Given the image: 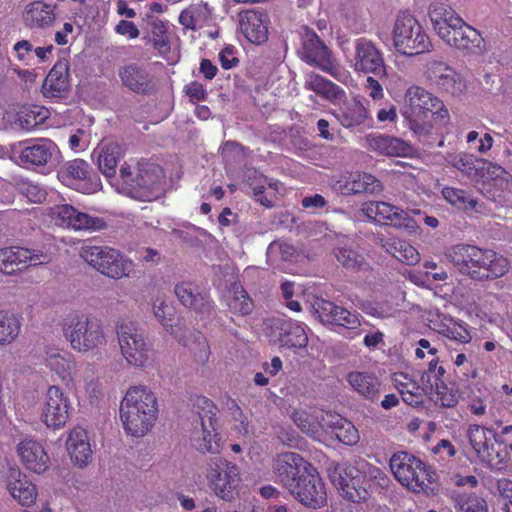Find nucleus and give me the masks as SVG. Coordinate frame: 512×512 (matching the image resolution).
Masks as SVG:
<instances>
[{
  "label": "nucleus",
  "mask_w": 512,
  "mask_h": 512,
  "mask_svg": "<svg viewBox=\"0 0 512 512\" xmlns=\"http://www.w3.org/2000/svg\"><path fill=\"white\" fill-rule=\"evenodd\" d=\"M350 65L356 73L386 76V64L382 51L370 40L361 38L354 44Z\"/></svg>",
  "instance_id": "16"
},
{
  "label": "nucleus",
  "mask_w": 512,
  "mask_h": 512,
  "mask_svg": "<svg viewBox=\"0 0 512 512\" xmlns=\"http://www.w3.org/2000/svg\"><path fill=\"white\" fill-rule=\"evenodd\" d=\"M445 257L457 269L472 277L489 280L501 278L509 273L511 261L508 257L492 249H482L474 245L458 244L445 251Z\"/></svg>",
  "instance_id": "2"
},
{
  "label": "nucleus",
  "mask_w": 512,
  "mask_h": 512,
  "mask_svg": "<svg viewBox=\"0 0 512 512\" xmlns=\"http://www.w3.org/2000/svg\"><path fill=\"white\" fill-rule=\"evenodd\" d=\"M239 27L245 38L261 44L268 38V17L258 9H249L239 14Z\"/></svg>",
  "instance_id": "26"
},
{
  "label": "nucleus",
  "mask_w": 512,
  "mask_h": 512,
  "mask_svg": "<svg viewBox=\"0 0 512 512\" xmlns=\"http://www.w3.org/2000/svg\"><path fill=\"white\" fill-rule=\"evenodd\" d=\"M17 452L26 469L38 474L48 469L50 459L40 442L24 439L18 444Z\"/></svg>",
  "instance_id": "31"
},
{
  "label": "nucleus",
  "mask_w": 512,
  "mask_h": 512,
  "mask_svg": "<svg viewBox=\"0 0 512 512\" xmlns=\"http://www.w3.org/2000/svg\"><path fill=\"white\" fill-rule=\"evenodd\" d=\"M428 15L433 30L441 39H449V30L461 24L462 19L452 8L442 3L431 4Z\"/></svg>",
  "instance_id": "41"
},
{
  "label": "nucleus",
  "mask_w": 512,
  "mask_h": 512,
  "mask_svg": "<svg viewBox=\"0 0 512 512\" xmlns=\"http://www.w3.org/2000/svg\"><path fill=\"white\" fill-rule=\"evenodd\" d=\"M271 327L279 331L277 341L281 346L294 349H304L308 343L306 327L296 321L273 319Z\"/></svg>",
  "instance_id": "30"
},
{
  "label": "nucleus",
  "mask_w": 512,
  "mask_h": 512,
  "mask_svg": "<svg viewBox=\"0 0 512 512\" xmlns=\"http://www.w3.org/2000/svg\"><path fill=\"white\" fill-rule=\"evenodd\" d=\"M366 147L378 154L387 156H407L411 146L405 141L381 134H370L365 138Z\"/></svg>",
  "instance_id": "42"
},
{
  "label": "nucleus",
  "mask_w": 512,
  "mask_h": 512,
  "mask_svg": "<svg viewBox=\"0 0 512 512\" xmlns=\"http://www.w3.org/2000/svg\"><path fill=\"white\" fill-rule=\"evenodd\" d=\"M399 305L390 301L371 302L364 301L361 303V309L368 315L375 318H390L396 316L399 311Z\"/></svg>",
  "instance_id": "62"
},
{
  "label": "nucleus",
  "mask_w": 512,
  "mask_h": 512,
  "mask_svg": "<svg viewBox=\"0 0 512 512\" xmlns=\"http://www.w3.org/2000/svg\"><path fill=\"white\" fill-rule=\"evenodd\" d=\"M379 244L397 260L407 265L420 261V253L410 243L397 238H379Z\"/></svg>",
  "instance_id": "49"
},
{
  "label": "nucleus",
  "mask_w": 512,
  "mask_h": 512,
  "mask_svg": "<svg viewBox=\"0 0 512 512\" xmlns=\"http://www.w3.org/2000/svg\"><path fill=\"white\" fill-rule=\"evenodd\" d=\"M441 193L443 198L458 210L464 212L477 210L478 200L463 189L446 186Z\"/></svg>",
  "instance_id": "57"
},
{
  "label": "nucleus",
  "mask_w": 512,
  "mask_h": 512,
  "mask_svg": "<svg viewBox=\"0 0 512 512\" xmlns=\"http://www.w3.org/2000/svg\"><path fill=\"white\" fill-rule=\"evenodd\" d=\"M305 87L331 102L340 101L345 96L344 90L339 86L314 73L307 75Z\"/></svg>",
  "instance_id": "51"
},
{
  "label": "nucleus",
  "mask_w": 512,
  "mask_h": 512,
  "mask_svg": "<svg viewBox=\"0 0 512 512\" xmlns=\"http://www.w3.org/2000/svg\"><path fill=\"white\" fill-rule=\"evenodd\" d=\"M158 414L157 398L146 386L130 387L120 403V419L125 431L135 437L146 435Z\"/></svg>",
  "instance_id": "4"
},
{
  "label": "nucleus",
  "mask_w": 512,
  "mask_h": 512,
  "mask_svg": "<svg viewBox=\"0 0 512 512\" xmlns=\"http://www.w3.org/2000/svg\"><path fill=\"white\" fill-rule=\"evenodd\" d=\"M226 304L233 313L239 315H247L253 310L252 300L239 283L231 285L226 295Z\"/></svg>",
  "instance_id": "56"
},
{
  "label": "nucleus",
  "mask_w": 512,
  "mask_h": 512,
  "mask_svg": "<svg viewBox=\"0 0 512 512\" xmlns=\"http://www.w3.org/2000/svg\"><path fill=\"white\" fill-rule=\"evenodd\" d=\"M59 178L66 186L84 194H93L102 188L99 176L91 173L89 164L82 159L67 163Z\"/></svg>",
  "instance_id": "18"
},
{
  "label": "nucleus",
  "mask_w": 512,
  "mask_h": 512,
  "mask_svg": "<svg viewBox=\"0 0 512 512\" xmlns=\"http://www.w3.org/2000/svg\"><path fill=\"white\" fill-rule=\"evenodd\" d=\"M21 323L17 316L0 310V345L13 343L20 334Z\"/></svg>",
  "instance_id": "59"
},
{
  "label": "nucleus",
  "mask_w": 512,
  "mask_h": 512,
  "mask_svg": "<svg viewBox=\"0 0 512 512\" xmlns=\"http://www.w3.org/2000/svg\"><path fill=\"white\" fill-rule=\"evenodd\" d=\"M395 50L404 56L429 52L432 43L419 21L409 12L400 13L392 29Z\"/></svg>",
  "instance_id": "7"
},
{
  "label": "nucleus",
  "mask_w": 512,
  "mask_h": 512,
  "mask_svg": "<svg viewBox=\"0 0 512 512\" xmlns=\"http://www.w3.org/2000/svg\"><path fill=\"white\" fill-rule=\"evenodd\" d=\"M152 312L154 317L162 324L165 330L174 334L173 318L175 314L174 307L169 303L166 295H157L152 301Z\"/></svg>",
  "instance_id": "58"
},
{
  "label": "nucleus",
  "mask_w": 512,
  "mask_h": 512,
  "mask_svg": "<svg viewBox=\"0 0 512 512\" xmlns=\"http://www.w3.org/2000/svg\"><path fill=\"white\" fill-rule=\"evenodd\" d=\"M45 364L65 385L79 366L74 357L58 347H48L45 351Z\"/></svg>",
  "instance_id": "36"
},
{
  "label": "nucleus",
  "mask_w": 512,
  "mask_h": 512,
  "mask_svg": "<svg viewBox=\"0 0 512 512\" xmlns=\"http://www.w3.org/2000/svg\"><path fill=\"white\" fill-rule=\"evenodd\" d=\"M326 428L327 442L337 439L343 444L355 445L359 441V434L354 425L337 413L328 414Z\"/></svg>",
  "instance_id": "44"
},
{
  "label": "nucleus",
  "mask_w": 512,
  "mask_h": 512,
  "mask_svg": "<svg viewBox=\"0 0 512 512\" xmlns=\"http://www.w3.org/2000/svg\"><path fill=\"white\" fill-rule=\"evenodd\" d=\"M378 213V221H389L393 226L402 228L409 233L415 232L418 227L416 221L407 212L387 202H378Z\"/></svg>",
  "instance_id": "50"
},
{
  "label": "nucleus",
  "mask_w": 512,
  "mask_h": 512,
  "mask_svg": "<svg viewBox=\"0 0 512 512\" xmlns=\"http://www.w3.org/2000/svg\"><path fill=\"white\" fill-rule=\"evenodd\" d=\"M246 183L251 188L257 202L265 207H272L282 189L280 182L269 179L256 170L246 172Z\"/></svg>",
  "instance_id": "27"
},
{
  "label": "nucleus",
  "mask_w": 512,
  "mask_h": 512,
  "mask_svg": "<svg viewBox=\"0 0 512 512\" xmlns=\"http://www.w3.org/2000/svg\"><path fill=\"white\" fill-rule=\"evenodd\" d=\"M73 407L69 396L57 385L46 390L39 412V419L48 429L60 430L68 422Z\"/></svg>",
  "instance_id": "12"
},
{
  "label": "nucleus",
  "mask_w": 512,
  "mask_h": 512,
  "mask_svg": "<svg viewBox=\"0 0 512 512\" xmlns=\"http://www.w3.org/2000/svg\"><path fill=\"white\" fill-rule=\"evenodd\" d=\"M466 437L475 456L481 461H489L493 448L492 439L495 438L493 431L478 424H471L467 428Z\"/></svg>",
  "instance_id": "43"
},
{
  "label": "nucleus",
  "mask_w": 512,
  "mask_h": 512,
  "mask_svg": "<svg viewBox=\"0 0 512 512\" xmlns=\"http://www.w3.org/2000/svg\"><path fill=\"white\" fill-rule=\"evenodd\" d=\"M482 179L483 188L491 195L494 201H499L501 195L491 191L486 186H494L502 192H512V175L503 167L485 159L481 164L478 176Z\"/></svg>",
  "instance_id": "28"
},
{
  "label": "nucleus",
  "mask_w": 512,
  "mask_h": 512,
  "mask_svg": "<svg viewBox=\"0 0 512 512\" xmlns=\"http://www.w3.org/2000/svg\"><path fill=\"white\" fill-rule=\"evenodd\" d=\"M65 386L70 389L77 398H92L99 392V382L95 371L89 366H78L72 374V379Z\"/></svg>",
  "instance_id": "39"
},
{
  "label": "nucleus",
  "mask_w": 512,
  "mask_h": 512,
  "mask_svg": "<svg viewBox=\"0 0 512 512\" xmlns=\"http://www.w3.org/2000/svg\"><path fill=\"white\" fill-rule=\"evenodd\" d=\"M319 319L328 324H335L354 329L360 324L358 315L326 300H317L313 306Z\"/></svg>",
  "instance_id": "32"
},
{
  "label": "nucleus",
  "mask_w": 512,
  "mask_h": 512,
  "mask_svg": "<svg viewBox=\"0 0 512 512\" xmlns=\"http://www.w3.org/2000/svg\"><path fill=\"white\" fill-rule=\"evenodd\" d=\"M348 193H370L377 194L383 190L381 182L368 173L352 174L345 185Z\"/></svg>",
  "instance_id": "55"
},
{
  "label": "nucleus",
  "mask_w": 512,
  "mask_h": 512,
  "mask_svg": "<svg viewBox=\"0 0 512 512\" xmlns=\"http://www.w3.org/2000/svg\"><path fill=\"white\" fill-rule=\"evenodd\" d=\"M52 257L50 254L24 247H6L0 249V272L13 274L26 266L48 264Z\"/></svg>",
  "instance_id": "20"
},
{
  "label": "nucleus",
  "mask_w": 512,
  "mask_h": 512,
  "mask_svg": "<svg viewBox=\"0 0 512 512\" xmlns=\"http://www.w3.org/2000/svg\"><path fill=\"white\" fill-rule=\"evenodd\" d=\"M212 9L207 3L197 2L184 9L179 15V23L186 29L196 30L209 24Z\"/></svg>",
  "instance_id": "48"
},
{
  "label": "nucleus",
  "mask_w": 512,
  "mask_h": 512,
  "mask_svg": "<svg viewBox=\"0 0 512 512\" xmlns=\"http://www.w3.org/2000/svg\"><path fill=\"white\" fill-rule=\"evenodd\" d=\"M174 293L182 305L196 312H209L211 303L207 292L190 281H181L175 285Z\"/></svg>",
  "instance_id": "33"
},
{
  "label": "nucleus",
  "mask_w": 512,
  "mask_h": 512,
  "mask_svg": "<svg viewBox=\"0 0 512 512\" xmlns=\"http://www.w3.org/2000/svg\"><path fill=\"white\" fill-rule=\"evenodd\" d=\"M143 162L129 161L121 165L119 175L111 180V186L120 194L136 198Z\"/></svg>",
  "instance_id": "37"
},
{
  "label": "nucleus",
  "mask_w": 512,
  "mask_h": 512,
  "mask_svg": "<svg viewBox=\"0 0 512 512\" xmlns=\"http://www.w3.org/2000/svg\"><path fill=\"white\" fill-rule=\"evenodd\" d=\"M49 216L55 225L74 231H97L106 226L103 219L81 212L68 204L50 208Z\"/></svg>",
  "instance_id": "17"
},
{
  "label": "nucleus",
  "mask_w": 512,
  "mask_h": 512,
  "mask_svg": "<svg viewBox=\"0 0 512 512\" xmlns=\"http://www.w3.org/2000/svg\"><path fill=\"white\" fill-rule=\"evenodd\" d=\"M425 75L432 85L452 96H458L466 89L461 75L442 61H428Z\"/></svg>",
  "instance_id": "21"
},
{
  "label": "nucleus",
  "mask_w": 512,
  "mask_h": 512,
  "mask_svg": "<svg viewBox=\"0 0 512 512\" xmlns=\"http://www.w3.org/2000/svg\"><path fill=\"white\" fill-rule=\"evenodd\" d=\"M311 467L309 462L295 452L277 454L272 465L275 481L287 490L296 485L298 479Z\"/></svg>",
  "instance_id": "19"
},
{
  "label": "nucleus",
  "mask_w": 512,
  "mask_h": 512,
  "mask_svg": "<svg viewBox=\"0 0 512 512\" xmlns=\"http://www.w3.org/2000/svg\"><path fill=\"white\" fill-rule=\"evenodd\" d=\"M347 381L353 391L369 400L375 399L381 391V381L373 373L353 371L347 375Z\"/></svg>",
  "instance_id": "46"
},
{
  "label": "nucleus",
  "mask_w": 512,
  "mask_h": 512,
  "mask_svg": "<svg viewBox=\"0 0 512 512\" xmlns=\"http://www.w3.org/2000/svg\"><path fill=\"white\" fill-rule=\"evenodd\" d=\"M65 386L70 389L77 398H92L99 392V382L95 371L89 366H78L72 374V379Z\"/></svg>",
  "instance_id": "40"
},
{
  "label": "nucleus",
  "mask_w": 512,
  "mask_h": 512,
  "mask_svg": "<svg viewBox=\"0 0 512 512\" xmlns=\"http://www.w3.org/2000/svg\"><path fill=\"white\" fill-rule=\"evenodd\" d=\"M17 162L24 167H42L55 162L60 151L50 139L19 143L13 150Z\"/></svg>",
  "instance_id": "15"
},
{
  "label": "nucleus",
  "mask_w": 512,
  "mask_h": 512,
  "mask_svg": "<svg viewBox=\"0 0 512 512\" xmlns=\"http://www.w3.org/2000/svg\"><path fill=\"white\" fill-rule=\"evenodd\" d=\"M179 342L189 349L197 362L201 364L208 362L211 350L209 342L203 334L192 333L187 340L179 339Z\"/></svg>",
  "instance_id": "60"
},
{
  "label": "nucleus",
  "mask_w": 512,
  "mask_h": 512,
  "mask_svg": "<svg viewBox=\"0 0 512 512\" xmlns=\"http://www.w3.org/2000/svg\"><path fill=\"white\" fill-rule=\"evenodd\" d=\"M328 476L341 495L354 503L366 501L369 491L376 484L384 485L387 480L379 467L364 460L356 465H333L328 469Z\"/></svg>",
  "instance_id": "3"
},
{
  "label": "nucleus",
  "mask_w": 512,
  "mask_h": 512,
  "mask_svg": "<svg viewBox=\"0 0 512 512\" xmlns=\"http://www.w3.org/2000/svg\"><path fill=\"white\" fill-rule=\"evenodd\" d=\"M450 38H442V40L450 46L458 49L479 48L482 43V37L478 30L468 25L461 19V24L449 30Z\"/></svg>",
  "instance_id": "47"
},
{
  "label": "nucleus",
  "mask_w": 512,
  "mask_h": 512,
  "mask_svg": "<svg viewBox=\"0 0 512 512\" xmlns=\"http://www.w3.org/2000/svg\"><path fill=\"white\" fill-rule=\"evenodd\" d=\"M300 55L306 62L319 67L341 82L349 78V75L335 64L327 46L311 30L304 31Z\"/></svg>",
  "instance_id": "13"
},
{
  "label": "nucleus",
  "mask_w": 512,
  "mask_h": 512,
  "mask_svg": "<svg viewBox=\"0 0 512 512\" xmlns=\"http://www.w3.org/2000/svg\"><path fill=\"white\" fill-rule=\"evenodd\" d=\"M402 116L419 138L430 136L438 123L446 124L450 118L443 101L417 85L410 86L405 92Z\"/></svg>",
  "instance_id": "1"
},
{
  "label": "nucleus",
  "mask_w": 512,
  "mask_h": 512,
  "mask_svg": "<svg viewBox=\"0 0 512 512\" xmlns=\"http://www.w3.org/2000/svg\"><path fill=\"white\" fill-rule=\"evenodd\" d=\"M330 412L318 408L299 409L292 414L293 422L311 438L327 443L326 428Z\"/></svg>",
  "instance_id": "22"
},
{
  "label": "nucleus",
  "mask_w": 512,
  "mask_h": 512,
  "mask_svg": "<svg viewBox=\"0 0 512 512\" xmlns=\"http://www.w3.org/2000/svg\"><path fill=\"white\" fill-rule=\"evenodd\" d=\"M49 111L39 105H24L16 112L14 124L22 130L29 131L42 124L48 117Z\"/></svg>",
  "instance_id": "54"
},
{
  "label": "nucleus",
  "mask_w": 512,
  "mask_h": 512,
  "mask_svg": "<svg viewBox=\"0 0 512 512\" xmlns=\"http://www.w3.org/2000/svg\"><path fill=\"white\" fill-rule=\"evenodd\" d=\"M332 114L347 129L360 130L366 126L369 119L367 109L356 99L343 102Z\"/></svg>",
  "instance_id": "38"
},
{
  "label": "nucleus",
  "mask_w": 512,
  "mask_h": 512,
  "mask_svg": "<svg viewBox=\"0 0 512 512\" xmlns=\"http://www.w3.org/2000/svg\"><path fill=\"white\" fill-rule=\"evenodd\" d=\"M116 333L121 355L129 366L146 368L152 364V346L136 323L123 322Z\"/></svg>",
  "instance_id": "8"
},
{
  "label": "nucleus",
  "mask_w": 512,
  "mask_h": 512,
  "mask_svg": "<svg viewBox=\"0 0 512 512\" xmlns=\"http://www.w3.org/2000/svg\"><path fill=\"white\" fill-rule=\"evenodd\" d=\"M70 88L69 65L67 60H58L50 69L41 87L45 98L62 99Z\"/></svg>",
  "instance_id": "25"
},
{
  "label": "nucleus",
  "mask_w": 512,
  "mask_h": 512,
  "mask_svg": "<svg viewBox=\"0 0 512 512\" xmlns=\"http://www.w3.org/2000/svg\"><path fill=\"white\" fill-rule=\"evenodd\" d=\"M196 405L201 411L194 420L191 441L201 452L218 453L221 449V437L218 432L216 407L205 397L198 398Z\"/></svg>",
  "instance_id": "10"
},
{
  "label": "nucleus",
  "mask_w": 512,
  "mask_h": 512,
  "mask_svg": "<svg viewBox=\"0 0 512 512\" xmlns=\"http://www.w3.org/2000/svg\"><path fill=\"white\" fill-rule=\"evenodd\" d=\"M79 255L88 265L111 279L129 277L133 269L132 261L111 247L83 245Z\"/></svg>",
  "instance_id": "9"
},
{
  "label": "nucleus",
  "mask_w": 512,
  "mask_h": 512,
  "mask_svg": "<svg viewBox=\"0 0 512 512\" xmlns=\"http://www.w3.org/2000/svg\"><path fill=\"white\" fill-rule=\"evenodd\" d=\"M393 384L400 393L402 400L410 406H419L426 396L425 388L411 376L400 372L393 375Z\"/></svg>",
  "instance_id": "45"
},
{
  "label": "nucleus",
  "mask_w": 512,
  "mask_h": 512,
  "mask_svg": "<svg viewBox=\"0 0 512 512\" xmlns=\"http://www.w3.org/2000/svg\"><path fill=\"white\" fill-rule=\"evenodd\" d=\"M445 161L449 166L470 178L477 177L481 164H485V159L466 152L450 153L445 157Z\"/></svg>",
  "instance_id": "53"
},
{
  "label": "nucleus",
  "mask_w": 512,
  "mask_h": 512,
  "mask_svg": "<svg viewBox=\"0 0 512 512\" xmlns=\"http://www.w3.org/2000/svg\"><path fill=\"white\" fill-rule=\"evenodd\" d=\"M66 449L71 461L77 466H86L92 459V449L87 431L76 426L68 433Z\"/></svg>",
  "instance_id": "34"
},
{
  "label": "nucleus",
  "mask_w": 512,
  "mask_h": 512,
  "mask_svg": "<svg viewBox=\"0 0 512 512\" xmlns=\"http://www.w3.org/2000/svg\"><path fill=\"white\" fill-rule=\"evenodd\" d=\"M118 75L122 84L134 92H144L150 81L147 71L136 64L122 66Z\"/></svg>",
  "instance_id": "52"
},
{
  "label": "nucleus",
  "mask_w": 512,
  "mask_h": 512,
  "mask_svg": "<svg viewBox=\"0 0 512 512\" xmlns=\"http://www.w3.org/2000/svg\"><path fill=\"white\" fill-rule=\"evenodd\" d=\"M205 478L213 494L223 501H232L241 483L239 468L222 457H215L206 463Z\"/></svg>",
  "instance_id": "11"
},
{
  "label": "nucleus",
  "mask_w": 512,
  "mask_h": 512,
  "mask_svg": "<svg viewBox=\"0 0 512 512\" xmlns=\"http://www.w3.org/2000/svg\"><path fill=\"white\" fill-rule=\"evenodd\" d=\"M428 397L435 403L442 407L451 408L456 406L459 400L457 390L453 386H449L442 381L435 390L428 395Z\"/></svg>",
  "instance_id": "64"
},
{
  "label": "nucleus",
  "mask_w": 512,
  "mask_h": 512,
  "mask_svg": "<svg viewBox=\"0 0 512 512\" xmlns=\"http://www.w3.org/2000/svg\"><path fill=\"white\" fill-rule=\"evenodd\" d=\"M56 5L35 0L28 3L22 14L23 22L31 29L48 28L56 21Z\"/></svg>",
  "instance_id": "35"
},
{
  "label": "nucleus",
  "mask_w": 512,
  "mask_h": 512,
  "mask_svg": "<svg viewBox=\"0 0 512 512\" xmlns=\"http://www.w3.org/2000/svg\"><path fill=\"white\" fill-rule=\"evenodd\" d=\"M389 465L396 480L408 490L425 495L434 493L432 485L437 481V474L419 458L400 451L392 455Z\"/></svg>",
  "instance_id": "6"
},
{
  "label": "nucleus",
  "mask_w": 512,
  "mask_h": 512,
  "mask_svg": "<svg viewBox=\"0 0 512 512\" xmlns=\"http://www.w3.org/2000/svg\"><path fill=\"white\" fill-rule=\"evenodd\" d=\"M137 188V200L151 201L160 197L165 189V174L157 164L143 162L142 172Z\"/></svg>",
  "instance_id": "23"
},
{
  "label": "nucleus",
  "mask_w": 512,
  "mask_h": 512,
  "mask_svg": "<svg viewBox=\"0 0 512 512\" xmlns=\"http://www.w3.org/2000/svg\"><path fill=\"white\" fill-rule=\"evenodd\" d=\"M64 339L70 348L81 354H96L107 344L103 324L95 317L80 311H71L61 321Z\"/></svg>",
  "instance_id": "5"
},
{
  "label": "nucleus",
  "mask_w": 512,
  "mask_h": 512,
  "mask_svg": "<svg viewBox=\"0 0 512 512\" xmlns=\"http://www.w3.org/2000/svg\"><path fill=\"white\" fill-rule=\"evenodd\" d=\"M281 291L286 306L294 312H300L302 309L301 301L305 300V290L302 285L291 281H285L281 284Z\"/></svg>",
  "instance_id": "61"
},
{
  "label": "nucleus",
  "mask_w": 512,
  "mask_h": 512,
  "mask_svg": "<svg viewBox=\"0 0 512 512\" xmlns=\"http://www.w3.org/2000/svg\"><path fill=\"white\" fill-rule=\"evenodd\" d=\"M289 493L302 505L310 509H319L327 504V491L317 469L312 466L303 474Z\"/></svg>",
  "instance_id": "14"
},
{
  "label": "nucleus",
  "mask_w": 512,
  "mask_h": 512,
  "mask_svg": "<svg viewBox=\"0 0 512 512\" xmlns=\"http://www.w3.org/2000/svg\"><path fill=\"white\" fill-rule=\"evenodd\" d=\"M455 510L456 512H489L487 501L475 493L459 495Z\"/></svg>",
  "instance_id": "63"
},
{
  "label": "nucleus",
  "mask_w": 512,
  "mask_h": 512,
  "mask_svg": "<svg viewBox=\"0 0 512 512\" xmlns=\"http://www.w3.org/2000/svg\"><path fill=\"white\" fill-rule=\"evenodd\" d=\"M6 489L21 506L30 507L38 497L36 485L19 468H10L6 477Z\"/></svg>",
  "instance_id": "24"
},
{
  "label": "nucleus",
  "mask_w": 512,
  "mask_h": 512,
  "mask_svg": "<svg viewBox=\"0 0 512 512\" xmlns=\"http://www.w3.org/2000/svg\"><path fill=\"white\" fill-rule=\"evenodd\" d=\"M124 156L123 147L112 140H104L94 149L92 157L99 170L111 182L116 175V167Z\"/></svg>",
  "instance_id": "29"
}]
</instances>
